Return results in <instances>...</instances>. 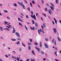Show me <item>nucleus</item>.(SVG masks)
Masks as SVG:
<instances>
[{"label": "nucleus", "instance_id": "423d86ee", "mask_svg": "<svg viewBox=\"0 0 61 61\" xmlns=\"http://www.w3.org/2000/svg\"><path fill=\"white\" fill-rule=\"evenodd\" d=\"M7 27L8 28H11V27H12L11 26H10V25L8 24V25L7 26Z\"/></svg>", "mask_w": 61, "mask_h": 61}, {"label": "nucleus", "instance_id": "6e6552de", "mask_svg": "<svg viewBox=\"0 0 61 61\" xmlns=\"http://www.w3.org/2000/svg\"><path fill=\"white\" fill-rule=\"evenodd\" d=\"M18 19L19 20V21H21V22H23V21L22 20L20 19V18H18Z\"/></svg>", "mask_w": 61, "mask_h": 61}, {"label": "nucleus", "instance_id": "864d4df0", "mask_svg": "<svg viewBox=\"0 0 61 61\" xmlns=\"http://www.w3.org/2000/svg\"><path fill=\"white\" fill-rule=\"evenodd\" d=\"M29 61V59H28L26 61Z\"/></svg>", "mask_w": 61, "mask_h": 61}, {"label": "nucleus", "instance_id": "052dcab7", "mask_svg": "<svg viewBox=\"0 0 61 61\" xmlns=\"http://www.w3.org/2000/svg\"><path fill=\"white\" fill-rule=\"evenodd\" d=\"M55 60H56V61H59L58 60H57L56 59H55Z\"/></svg>", "mask_w": 61, "mask_h": 61}, {"label": "nucleus", "instance_id": "4468645a", "mask_svg": "<svg viewBox=\"0 0 61 61\" xmlns=\"http://www.w3.org/2000/svg\"><path fill=\"white\" fill-rule=\"evenodd\" d=\"M54 19L55 20V23H56V24H57V20L55 18H54Z\"/></svg>", "mask_w": 61, "mask_h": 61}, {"label": "nucleus", "instance_id": "9b49d317", "mask_svg": "<svg viewBox=\"0 0 61 61\" xmlns=\"http://www.w3.org/2000/svg\"><path fill=\"white\" fill-rule=\"evenodd\" d=\"M13 33H15V29L14 28V27H13Z\"/></svg>", "mask_w": 61, "mask_h": 61}, {"label": "nucleus", "instance_id": "1a4fd4ad", "mask_svg": "<svg viewBox=\"0 0 61 61\" xmlns=\"http://www.w3.org/2000/svg\"><path fill=\"white\" fill-rule=\"evenodd\" d=\"M45 46L46 48H48V46H47V44H46V43H45Z\"/></svg>", "mask_w": 61, "mask_h": 61}, {"label": "nucleus", "instance_id": "e433bc0d", "mask_svg": "<svg viewBox=\"0 0 61 61\" xmlns=\"http://www.w3.org/2000/svg\"><path fill=\"white\" fill-rule=\"evenodd\" d=\"M45 23H43V25L44 26V27H45Z\"/></svg>", "mask_w": 61, "mask_h": 61}, {"label": "nucleus", "instance_id": "09e8293b", "mask_svg": "<svg viewBox=\"0 0 61 61\" xmlns=\"http://www.w3.org/2000/svg\"><path fill=\"white\" fill-rule=\"evenodd\" d=\"M14 6H16V4H14Z\"/></svg>", "mask_w": 61, "mask_h": 61}, {"label": "nucleus", "instance_id": "0e129e2a", "mask_svg": "<svg viewBox=\"0 0 61 61\" xmlns=\"http://www.w3.org/2000/svg\"><path fill=\"white\" fill-rule=\"evenodd\" d=\"M5 56L6 57H8V56H7V55H6Z\"/></svg>", "mask_w": 61, "mask_h": 61}, {"label": "nucleus", "instance_id": "de8ad7c7", "mask_svg": "<svg viewBox=\"0 0 61 61\" xmlns=\"http://www.w3.org/2000/svg\"><path fill=\"white\" fill-rule=\"evenodd\" d=\"M54 39H53V40L52 41L53 43V42H54Z\"/></svg>", "mask_w": 61, "mask_h": 61}, {"label": "nucleus", "instance_id": "e2e57ef3", "mask_svg": "<svg viewBox=\"0 0 61 61\" xmlns=\"http://www.w3.org/2000/svg\"><path fill=\"white\" fill-rule=\"evenodd\" d=\"M21 15H23V14H22V13H21Z\"/></svg>", "mask_w": 61, "mask_h": 61}, {"label": "nucleus", "instance_id": "4be33fe9", "mask_svg": "<svg viewBox=\"0 0 61 61\" xmlns=\"http://www.w3.org/2000/svg\"><path fill=\"white\" fill-rule=\"evenodd\" d=\"M19 24L20 25H21V26H23V25H22V24L20 22L19 23Z\"/></svg>", "mask_w": 61, "mask_h": 61}, {"label": "nucleus", "instance_id": "5fc2aeb1", "mask_svg": "<svg viewBox=\"0 0 61 61\" xmlns=\"http://www.w3.org/2000/svg\"><path fill=\"white\" fill-rule=\"evenodd\" d=\"M45 10L46 11H47V9H46V8H45Z\"/></svg>", "mask_w": 61, "mask_h": 61}, {"label": "nucleus", "instance_id": "473e14b6", "mask_svg": "<svg viewBox=\"0 0 61 61\" xmlns=\"http://www.w3.org/2000/svg\"><path fill=\"white\" fill-rule=\"evenodd\" d=\"M45 40H46V41H48V39L46 38V39Z\"/></svg>", "mask_w": 61, "mask_h": 61}, {"label": "nucleus", "instance_id": "69168bd1", "mask_svg": "<svg viewBox=\"0 0 61 61\" xmlns=\"http://www.w3.org/2000/svg\"><path fill=\"white\" fill-rule=\"evenodd\" d=\"M0 15H2V14L1 13H0Z\"/></svg>", "mask_w": 61, "mask_h": 61}, {"label": "nucleus", "instance_id": "a19ab883", "mask_svg": "<svg viewBox=\"0 0 61 61\" xmlns=\"http://www.w3.org/2000/svg\"><path fill=\"white\" fill-rule=\"evenodd\" d=\"M32 3H33V4H35V2H34V1H32Z\"/></svg>", "mask_w": 61, "mask_h": 61}, {"label": "nucleus", "instance_id": "20e7f679", "mask_svg": "<svg viewBox=\"0 0 61 61\" xmlns=\"http://www.w3.org/2000/svg\"><path fill=\"white\" fill-rule=\"evenodd\" d=\"M16 35L17 36H18V37H20V34L18 33L17 32H16Z\"/></svg>", "mask_w": 61, "mask_h": 61}, {"label": "nucleus", "instance_id": "6e6d98bb", "mask_svg": "<svg viewBox=\"0 0 61 61\" xmlns=\"http://www.w3.org/2000/svg\"><path fill=\"white\" fill-rule=\"evenodd\" d=\"M25 3H27V1H26V0H25Z\"/></svg>", "mask_w": 61, "mask_h": 61}, {"label": "nucleus", "instance_id": "49530a36", "mask_svg": "<svg viewBox=\"0 0 61 61\" xmlns=\"http://www.w3.org/2000/svg\"><path fill=\"white\" fill-rule=\"evenodd\" d=\"M41 27L43 29H44V28L43 27V26H41Z\"/></svg>", "mask_w": 61, "mask_h": 61}, {"label": "nucleus", "instance_id": "774afa93", "mask_svg": "<svg viewBox=\"0 0 61 61\" xmlns=\"http://www.w3.org/2000/svg\"><path fill=\"white\" fill-rule=\"evenodd\" d=\"M60 53H61V51H60Z\"/></svg>", "mask_w": 61, "mask_h": 61}, {"label": "nucleus", "instance_id": "dca6fc26", "mask_svg": "<svg viewBox=\"0 0 61 61\" xmlns=\"http://www.w3.org/2000/svg\"><path fill=\"white\" fill-rule=\"evenodd\" d=\"M32 54H33V55H35V53H34V51H32Z\"/></svg>", "mask_w": 61, "mask_h": 61}, {"label": "nucleus", "instance_id": "2f4dec72", "mask_svg": "<svg viewBox=\"0 0 61 61\" xmlns=\"http://www.w3.org/2000/svg\"><path fill=\"white\" fill-rule=\"evenodd\" d=\"M12 41H15L16 40L15 39H12Z\"/></svg>", "mask_w": 61, "mask_h": 61}, {"label": "nucleus", "instance_id": "ea45409f", "mask_svg": "<svg viewBox=\"0 0 61 61\" xmlns=\"http://www.w3.org/2000/svg\"><path fill=\"white\" fill-rule=\"evenodd\" d=\"M31 61H35V60L34 59H33V60L31 59Z\"/></svg>", "mask_w": 61, "mask_h": 61}, {"label": "nucleus", "instance_id": "8fccbe9b", "mask_svg": "<svg viewBox=\"0 0 61 61\" xmlns=\"http://www.w3.org/2000/svg\"><path fill=\"white\" fill-rule=\"evenodd\" d=\"M28 44L29 45H31V43H28Z\"/></svg>", "mask_w": 61, "mask_h": 61}, {"label": "nucleus", "instance_id": "79ce46f5", "mask_svg": "<svg viewBox=\"0 0 61 61\" xmlns=\"http://www.w3.org/2000/svg\"><path fill=\"white\" fill-rule=\"evenodd\" d=\"M12 57L13 58H15V57L13 56H12Z\"/></svg>", "mask_w": 61, "mask_h": 61}, {"label": "nucleus", "instance_id": "ddd939ff", "mask_svg": "<svg viewBox=\"0 0 61 61\" xmlns=\"http://www.w3.org/2000/svg\"><path fill=\"white\" fill-rule=\"evenodd\" d=\"M30 29H31V30H35V27H33L32 28L31 27H30Z\"/></svg>", "mask_w": 61, "mask_h": 61}, {"label": "nucleus", "instance_id": "393cba45", "mask_svg": "<svg viewBox=\"0 0 61 61\" xmlns=\"http://www.w3.org/2000/svg\"><path fill=\"white\" fill-rule=\"evenodd\" d=\"M26 17L27 18H29V17H28V15H26Z\"/></svg>", "mask_w": 61, "mask_h": 61}, {"label": "nucleus", "instance_id": "c03bdc74", "mask_svg": "<svg viewBox=\"0 0 61 61\" xmlns=\"http://www.w3.org/2000/svg\"><path fill=\"white\" fill-rule=\"evenodd\" d=\"M5 24H7V22H6V21H5Z\"/></svg>", "mask_w": 61, "mask_h": 61}, {"label": "nucleus", "instance_id": "412c9836", "mask_svg": "<svg viewBox=\"0 0 61 61\" xmlns=\"http://www.w3.org/2000/svg\"><path fill=\"white\" fill-rule=\"evenodd\" d=\"M40 47H42V42H40Z\"/></svg>", "mask_w": 61, "mask_h": 61}, {"label": "nucleus", "instance_id": "58836bf2", "mask_svg": "<svg viewBox=\"0 0 61 61\" xmlns=\"http://www.w3.org/2000/svg\"><path fill=\"white\" fill-rule=\"evenodd\" d=\"M43 15L45 16L46 17V15L45 14H43Z\"/></svg>", "mask_w": 61, "mask_h": 61}, {"label": "nucleus", "instance_id": "338daca9", "mask_svg": "<svg viewBox=\"0 0 61 61\" xmlns=\"http://www.w3.org/2000/svg\"><path fill=\"white\" fill-rule=\"evenodd\" d=\"M59 22H60V23H61V20H60Z\"/></svg>", "mask_w": 61, "mask_h": 61}, {"label": "nucleus", "instance_id": "cd10ccee", "mask_svg": "<svg viewBox=\"0 0 61 61\" xmlns=\"http://www.w3.org/2000/svg\"><path fill=\"white\" fill-rule=\"evenodd\" d=\"M6 30H8V31H9L10 30H9V29L7 28H6Z\"/></svg>", "mask_w": 61, "mask_h": 61}, {"label": "nucleus", "instance_id": "0eeeda50", "mask_svg": "<svg viewBox=\"0 0 61 61\" xmlns=\"http://www.w3.org/2000/svg\"><path fill=\"white\" fill-rule=\"evenodd\" d=\"M36 49L37 50L38 52H39V51H40V49H39V48H37L36 47Z\"/></svg>", "mask_w": 61, "mask_h": 61}, {"label": "nucleus", "instance_id": "aec40b11", "mask_svg": "<svg viewBox=\"0 0 61 61\" xmlns=\"http://www.w3.org/2000/svg\"><path fill=\"white\" fill-rule=\"evenodd\" d=\"M0 29L1 31H3V27H0Z\"/></svg>", "mask_w": 61, "mask_h": 61}, {"label": "nucleus", "instance_id": "72a5a7b5", "mask_svg": "<svg viewBox=\"0 0 61 61\" xmlns=\"http://www.w3.org/2000/svg\"><path fill=\"white\" fill-rule=\"evenodd\" d=\"M30 42H32V39H30Z\"/></svg>", "mask_w": 61, "mask_h": 61}, {"label": "nucleus", "instance_id": "2eb2a0df", "mask_svg": "<svg viewBox=\"0 0 61 61\" xmlns=\"http://www.w3.org/2000/svg\"><path fill=\"white\" fill-rule=\"evenodd\" d=\"M56 41H55L54 44L55 45H56Z\"/></svg>", "mask_w": 61, "mask_h": 61}, {"label": "nucleus", "instance_id": "7c9ffc66", "mask_svg": "<svg viewBox=\"0 0 61 61\" xmlns=\"http://www.w3.org/2000/svg\"><path fill=\"white\" fill-rule=\"evenodd\" d=\"M56 4H57L58 3V0H56Z\"/></svg>", "mask_w": 61, "mask_h": 61}, {"label": "nucleus", "instance_id": "f03ea898", "mask_svg": "<svg viewBox=\"0 0 61 61\" xmlns=\"http://www.w3.org/2000/svg\"><path fill=\"white\" fill-rule=\"evenodd\" d=\"M51 5L52 6H51V8L52 10H53V9H54V5L53 4H52L51 3Z\"/></svg>", "mask_w": 61, "mask_h": 61}, {"label": "nucleus", "instance_id": "9d476101", "mask_svg": "<svg viewBox=\"0 0 61 61\" xmlns=\"http://www.w3.org/2000/svg\"><path fill=\"white\" fill-rule=\"evenodd\" d=\"M49 13L50 14H51L52 13V11H51V10H50L49 11Z\"/></svg>", "mask_w": 61, "mask_h": 61}, {"label": "nucleus", "instance_id": "c9c22d12", "mask_svg": "<svg viewBox=\"0 0 61 61\" xmlns=\"http://www.w3.org/2000/svg\"><path fill=\"white\" fill-rule=\"evenodd\" d=\"M38 13H36V16H38Z\"/></svg>", "mask_w": 61, "mask_h": 61}, {"label": "nucleus", "instance_id": "680f3d73", "mask_svg": "<svg viewBox=\"0 0 61 61\" xmlns=\"http://www.w3.org/2000/svg\"><path fill=\"white\" fill-rule=\"evenodd\" d=\"M52 22L53 25H54L55 24V23H54V22L53 21H52Z\"/></svg>", "mask_w": 61, "mask_h": 61}, {"label": "nucleus", "instance_id": "b1692460", "mask_svg": "<svg viewBox=\"0 0 61 61\" xmlns=\"http://www.w3.org/2000/svg\"><path fill=\"white\" fill-rule=\"evenodd\" d=\"M35 45H38V43L37 42H35Z\"/></svg>", "mask_w": 61, "mask_h": 61}, {"label": "nucleus", "instance_id": "c85d7f7f", "mask_svg": "<svg viewBox=\"0 0 61 61\" xmlns=\"http://www.w3.org/2000/svg\"><path fill=\"white\" fill-rule=\"evenodd\" d=\"M16 59L17 61H19V58L18 57Z\"/></svg>", "mask_w": 61, "mask_h": 61}, {"label": "nucleus", "instance_id": "c756f323", "mask_svg": "<svg viewBox=\"0 0 61 61\" xmlns=\"http://www.w3.org/2000/svg\"><path fill=\"white\" fill-rule=\"evenodd\" d=\"M56 52H55V54L56 56H57V54H56Z\"/></svg>", "mask_w": 61, "mask_h": 61}, {"label": "nucleus", "instance_id": "f704fd0d", "mask_svg": "<svg viewBox=\"0 0 61 61\" xmlns=\"http://www.w3.org/2000/svg\"><path fill=\"white\" fill-rule=\"evenodd\" d=\"M25 27L26 30H27V28L26 27V26H25Z\"/></svg>", "mask_w": 61, "mask_h": 61}, {"label": "nucleus", "instance_id": "37998d69", "mask_svg": "<svg viewBox=\"0 0 61 61\" xmlns=\"http://www.w3.org/2000/svg\"><path fill=\"white\" fill-rule=\"evenodd\" d=\"M31 13L32 14V15H33V11H31Z\"/></svg>", "mask_w": 61, "mask_h": 61}, {"label": "nucleus", "instance_id": "a18cd8bd", "mask_svg": "<svg viewBox=\"0 0 61 61\" xmlns=\"http://www.w3.org/2000/svg\"><path fill=\"white\" fill-rule=\"evenodd\" d=\"M41 53L42 54H44V52H43V51H41Z\"/></svg>", "mask_w": 61, "mask_h": 61}, {"label": "nucleus", "instance_id": "13d9d810", "mask_svg": "<svg viewBox=\"0 0 61 61\" xmlns=\"http://www.w3.org/2000/svg\"><path fill=\"white\" fill-rule=\"evenodd\" d=\"M28 10L29 11H30V8H28Z\"/></svg>", "mask_w": 61, "mask_h": 61}, {"label": "nucleus", "instance_id": "a211bd4d", "mask_svg": "<svg viewBox=\"0 0 61 61\" xmlns=\"http://www.w3.org/2000/svg\"><path fill=\"white\" fill-rule=\"evenodd\" d=\"M4 12L5 13H7L8 11L7 10H5L4 11Z\"/></svg>", "mask_w": 61, "mask_h": 61}, {"label": "nucleus", "instance_id": "603ef678", "mask_svg": "<svg viewBox=\"0 0 61 61\" xmlns=\"http://www.w3.org/2000/svg\"><path fill=\"white\" fill-rule=\"evenodd\" d=\"M17 39L18 40H20V38H18Z\"/></svg>", "mask_w": 61, "mask_h": 61}, {"label": "nucleus", "instance_id": "bb28decb", "mask_svg": "<svg viewBox=\"0 0 61 61\" xmlns=\"http://www.w3.org/2000/svg\"><path fill=\"white\" fill-rule=\"evenodd\" d=\"M29 50H30V49H31V47L30 46H29Z\"/></svg>", "mask_w": 61, "mask_h": 61}, {"label": "nucleus", "instance_id": "f8f14e48", "mask_svg": "<svg viewBox=\"0 0 61 61\" xmlns=\"http://www.w3.org/2000/svg\"><path fill=\"white\" fill-rule=\"evenodd\" d=\"M53 30L54 31V33H56V28H55L54 29H53Z\"/></svg>", "mask_w": 61, "mask_h": 61}, {"label": "nucleus", "instance_id": "3c124183", "mask_svg": "<svg viewBox=\"0 0 61 61\" xmlns=\"http://www.w3.org/2000/svg\"><path fill=\"white\" fill-rule=\"evenodd\" d=\"M36 26H37L38 25H37V23L36 24Z\"/></svg>", "mask_w": 61, "mask_h": 61}, {"label": "nucleus", "instance_id": "4c0bfd02", "mask_svg": "<svg viewBox=\"0 0 61 61\" xmlns=\"http://www.w3.org/2000/svg\"><path fill=\"white\" fill-rule=\"evenodd\" d=\"M22 44L24 46H25V45H24V44H23V43H22Z\"/></svg>", "mask_w": 61, "mask_h": 61}, {"label": "nucleus", "instance_id": "bf43d9fd", "mask_svg": "<svg viewBox=\"0 0 61 61\" xmlns=\"http://www.w3.org/2000/svg\"><path fill=\"white\" fill-rule=\"evenodd\" d=\"M43 60L44 61L45 60H46V58H44L43 59Z\"/></svg>", "mask_w": 61, "mask_h": 61}, {"label": "nucleus", "instance_id": "f3484780", "mask_svg": "<svg viewBox=\"0 0 61 61\" xmlns=\"http://www.w3.org/2000/svg\"><path fill=\"white\" fill-rule=\"evenodd\" d=\"M17 44V45H19V44H20V42L19 41L17 42L16 43Z\"/></svg>", "mask_w": 61, "mask_h": 61}, {"label": "nucleus", "instance_id": "4d7b16f0", "mask_svg": "<svg viewBox=\"0 0 61 61\" xmlns=\"http://www.w3.org/2000/svg\"><path fill=\"white\" fill-rule=\"evenodd\" d=\"M42 4H43V3H44V1H43V0H42Z\"/></svg>", "mask_w": 61, "mask_h": 61}, {"label": "nucleus", "instance_id": "6ab92c4d", "mask_svg": "<svg viewBox=\"0 0 61 61\" xmlns=\"http://www.w3.org/2000/svg\"><path fill=\"white\" fill-rule=\"evenodd\" d=\"M32 23L33 24H35V21H34L33 20H32Z\"/></svg>", "mask_w": 61, "mask_h": 61}, {"label": "nucleus", "instance_id": "a878e982", "mask_svg": "<svg viewBox=\"0 0 61 61\" xmlns=\"http://www.w3.org/2000/svg\"><path fill=\"white\" fill-rule=\"evenodd\" d=\"M30 5L31 6V7H32V3H30Z\"/></svg>", "mask_w": 61, "mask_h": 61}, {"label": "nucleus", "instance_id": "39448f33", "mask_svg": "<svg viewBox=\"0 0 61 61\" xmlns=\"http://www.w3.org/2000/svg\"><path fill=\"white\" fill-rule=\"evenodd\" d=\"M31 16L32 17H33V18L35 19V20L36 19V16L35 15H34L33 16L31 15Z\"/></svg>", "mask_w": 61, "mask_h": 61}, {"label": "nucleus", "instance_id": "f257e3e1", "mask_svg": "<svg viewBox=\"0 0 61 61\" xmlns=\"http://www.w3.org/2000/svg\"><path fill=\"white\" fill-rule=\"evenodd\" d=\"M18 3L19 5H21L23 8H25V6L23 5L22 3H20L19 2H18Z\"/></svg>", "mask_w": 61, "mask_h": 61}, {"label": "nucleus", "instance_id": "5701e85b", "mask_svg": "<svg viewBox=\"0 0 61 61\" xmlns=\"http://www.w3.org/2000/svg\"><path fill=\"white\" fill-rule=\"evenodd\" d=\"M58 39L59 41H61V40H60V39H59V37H58Z\"/></svg>", "mask_w": 61, "mask_h": 61}, {"label": "nucleus", "instance_id": "7ed1b4c3", "mask_svg": "<svg viewBox=\"0 0 61 61\" xmlns=\"http://www.w3.org/2000/svg\"><path fill=\"white\" fill-rule=\"evenodd\" d=\"M38 32L39 34H40V33L41 32H42V33H44V31H43V30H41V29L39 30H38Z\"/></svg>", "mask_w": 61, "mask_h": 61}]
</instances>
